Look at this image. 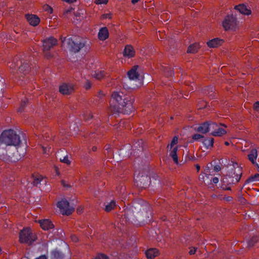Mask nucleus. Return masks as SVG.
Segmentation results:
<instances>
[{
    "mask_svg": "<svg viewBox=\"0 0 259 259\" xmlns=\"http://www.w3.org/2000/svg\"><path fill=\"white\" fill-rule=\"evenodd\" d=\"M134 101V96L124 89L114 92L111 95L109 111L112 113L129 114L134 110L133 106Z\"/></svg>",
    "mask_w": 259,
    "mask_h": 259,
    "instance_id": "f257e3e1",
    "label": "nucleus"
},
{
    "mask_svg": "<svg viewBox=\"0 0 259 259\" xmlns=\"http://www.w3.org/2000/svg\"><path fill=\"white\" fill-rule=\"evenodd\" d=\"M8 65L12 69V72H14L15 71H17V74L20 73L25 75L29 73L31 69L28 61L24 58H20L18 56H15Z\"/></svg>",
    "mask_w": 259,
    "mask_h": 259,
    "instance_id": "f03ea898",
    "label": "nucleus"
},
{
    "mask_svg": "<svg viewBox=\"0 0 259 259\" xmlns=\"http://www.w3.org/2000/svg\"><path fill=\"white\" fill-rule=\"evenodd\" d=\"M0 142L6 145L17 146L21 143L20 137L12 130L4 131L0 136Z\"/></svg>",
    "mask_w": 259,
    "mask_h": 259,
    "instance_id": "7ed1b4c3",
    "label": "nucleus"
},
{
    "mask_svg": "<svg viewBox=\"0 0 259 259\" xmlns=\"http://www.w3.org/2000/svg\"><path fill=\"white\" fill-rule=\"evenodd\" d=\"M37 239V236L29 228H25L19 233V241L21 243L31 245Z\"/></svg>",
    "mask_w": 259,
    "mask_h": 259,
    "instance_id": "20e7f679",
    "label": "nucleus"
},
{
    "mask_svg": "<svg viewBox=\"0 0 259 259\" xmlns=\"http://www.w3.org/2000/svg\"><path fill=\"white\" fill-rule=\"evenodd\" d=\"M241 174V172L240 174L237 173L234 167L232 168L229 174H227L222 179V184L226 186L237 183L240 180Z\"/></svg>",
    "mask_w": 259,
    "mask_h": 259,
    "instance_id": "39448f33",
    "label": "nucleus"
},
{
    "mask_svg": "<svg viewBox=\"0 0 259 259\" xmlns=\"http://www.w3.org/2000/svg\"><path fill=\"white\" fill-rule=\"evenodd\" d=\"M67 40L70 51L74 53L78 52L85 46L84 41L76 36L70 37Z\"/></svg>",
    "mask_w": 259,
    "mask_h": 259,
    "instance_id": "423d86ee",
    "label": "nucleus"
},
{
    "mask_svg": "<svg viewBox=\"0 0 259 259\" xmlns=\"http://www.w3.org/2000/svg\"><path fill=\"white\" fill-rule=\"evenodd\" d=\"M150 182V178L147 175L139 174L136 178H135V183L137 186L141 188L146 189Z\"/></svg>",
    "mask_w": 259,
    "mask_h": 259,
    "instance_id": "0eeeda50",
    "label": "nucleus"
},
{
    "mask_svg": "<svg viewBox=\"0 0 259 259\" xmlns=\"http://www.w3.org/2000/svg\"><path fill=\"white\" fill-rule=\"evenodd\" d=\"M237 25L236 18L233 15L227 16L223 22V26L225 30H235Z\"/></svg>",
    "mask_w": 259,
    "mask_h": 259,
    "instance_id": "6e6552de",
    "label": "nucleus"
},
{
    "mask_svg": "<svg viewBox=\"0 0 259 259\" xmlns=\"http://www.w3.org/2000/svg\"><path fill=\"white\" fill-rule=\"evenodd\" d=\"M57 206L61 209L63 214L69 215L74 211V208L70 206L69 203L66 199L58 202Z\"/></svg>",
    "mask_w": 259,
    "mask_h": 259,
    "instance_id": "1a4fd4ad",
    "label": "nucleus"
},
{
    "mask_svg": "<svg viewBox=\"0 0 259 259\" xmlns=\"http://www.w3.org/2000/svg\"><path fill=\"white\" fill-rule=\"evenodd\" d=\"M43 51H49L51 48L57 45L58 40L54 37H50L42 40Z\"/></svg>",
    "mask_w": 259,
    "mask_h": 259,
    "instance_id": "9d476101",
    "label": "nucleus"
},
{
    "mask_svg": "<svg viewBox=\"0 0 259 259\" xmlns=\"http://www.w3.org/2000/svg\"><path fill=\"white\" fill-rule=\"evenodd\" d=\"M74 91V86L71 83H63L59 87V92L63 95H68Z\"/></svg>",
    "mask_w": 259,
    "mask_h": 259,
    "instance_id": "9b49d317",
    "label": "nucleus"
},
{
    "mask_svg": "<svg viewBox=\"0 0 259 259\" xmlns=\"http://www.w3.org/2000/svg\"><path fill=\"white\" fill-rule=\"evenodd\" d=\"M139 68L138 65H135L127 72V75L130 79L140 80L142 78V76L140 75L138 71Z\"/></svg>",
    "mask_w": 259,
    "mask_h": 259,
    "instance_id": "f8f14e48",
    "label": "nucleus"
},
{
    "mask_svg": "<svg viewBox=\"0 0 259 259\" xmlns=\"http://www.w3.org/2000/svg\"><path fill=\"white\" fill-rule=\"evenodd\" d=\"M25 18L30 24L34 26L37 25L40 22L39 18L35 15L26 14Z\"/></svg>",
    "mask_w": 259,
    "mask_h": 259,
    "instance_id": "ddd939ff",
    "label": "nucleus"
},
{
    "mask_svg": "<svg viewBox=\"0 0 259 259\" xmlns=\"http://www.w3.org/2000/svg\"><path fill=\"white\" fill-rule=\"evenodd\" d=\"M39 223L40 227L44 230H49L54 228V225L52 222L48 219L40 220Z\"/></svg>",
    "mask_w": 259,
    "mask_h": 259,
    "instance_id": "4468645a",
    "label": "nucleus"
},
{
    "mask_svg": "<svg viewBox=\"0 0 259 259\" xmlns=\"http://www.w3.org/2000/svg\"><path fill=\"white\" fill-rule=\"evenodd\" d=\"M224 40L223 39H220L219 38H215L208 41L207 42V45L208 47L214 48H217L221 46Z\"/></svg>",
    "mask_w": 259,
    "mask_h": 259,
    "instance_id": "2eb2a0df",
    "label": "nucleus"
},
{
    "mask_svg": "<svg viewBox=\"0 0 259 259\" xmlns=\"http://www.w3.org/2000/svg\"><path fill=\"white\" fill-rule=\"evenodd\" d=\"M208 121L204 122L200 124L198 126L195 128V131L201 134H206L208 132Z\"/></svg>",
    "mask_w": 259,
    "mask_h": 259,
    "instance_id": "dca6fc26",
    "label": "nucleus"
},
{
    "mask_svg": "<svg viewBox=\"0 0 259 259\" xmlns=\"http://www.w3.org/2000/svg\"><path fill=\"white\" fill-rule=\"evenodd\" d=\"M235 9L242 14L248 15L251 14V10L248 9L244 4H240L235 7Z\"/></svg>",
    "mask_w": 259,
    "mask_h": 259,
    "instance_id": "f3484780",
    "label": "nucleus"
},
{
    "mask_svg": "<svg viewBox=\"0 0 259 259\" xmlns=\"http://www.w3.org/2000/svg\"><path fill=\"white\" fill-rule=\"evenodd\" d=\"M123 55L128 58L134 57L135 55V52L133 47L130 45H126L124 50Z\"/></svg>",
    "mask_w": 259,
    "mask_h": 259,
    "instance_id": "a211bd4d",
    "label": "nucleus"
},
{
    "mask_svg": "<svg viewBox=\"0 0 259 259\" xmlns=\"http://www.w3.org/2000/svg\"><path fill=\"white\" fill-rule=\"evenodd\" d=\"M109 36V32L107 27L102 28L98 33V38L102 40H105Z\"/></svg>",
    "mask_w": 259,
    "mask_h": 259,
    "instance_id": "6ab92c4d",
    "label": "nucleus"
},
{
    "mask_svg": "<svg viewBox=\"0 0 259 259\" xmlns=\"http://www.w3.org/2000/svg\"><path fill=\"white\" fill-rule=\"evenodd\" d=\"M158 254V250L156 248H150L146 252V255L148 258L153 259Z\"/></svg>",
    "mask_w": 259,
    "mask_h": 259,
    "instance_id": "aec40b11",
    "label": "nucleus"
},
{
    "mask_svg": "<svg viewBox=\"0 0 259 259\" xmlns=\"http://www.w3.org/2000/svg\"><path fill=\"white\" fill-rule=\"evenodd\" d=\"M257 157V152L256 149H252L250 153L248 155V159L252 162L253 164H257L255 163V160L256 159V158Z\"/></svg>",
    "mask_w": 259,
    "mask_h": 259,
    "instance_id": "412c9836",
    "label": "nucleus"
},
{
    "mask_svg": "<svg viewBox=\"0 0 259 259\" xmlns=\"http://www.w3.org/2000/svg\"><path fill=\"white\" fill-rule=\"evenodd\" d=\"M64 254L59 250L56 249L51 252L52 259H64Z\"/></svg>",
    "mask_w": 259,
    "mask_h": 259,
    "instance_id": "4be33fe9",
    "label": "nucleus"
},
{
    "mask_svg": "<svg viewBox=\"0 0 259 259\" xmlns=\"http://www.w3.org/2000/svg\"><path fill=\"white\" fill-rule=\"evenodd\" d=\"M199 48L200 47L198 44L194 43L189 46L187 49V53L195 54L198 52Z\"/></svg>",
    "mask_w": 259,
    "mask_h": 259,
    "instance_id": "5701e85b",
    "label": "nucleus"
},
{
    "mask_svg": "<svg viewBox=\"0 0 259 259\" xmlns=\"http://www.w3.org/2000/svg\"><path fill=\"white\" fill-rule=\"evenodd\" d=\"M177 151H178L177 147H175L173 148H172L171 149H170V148L169 149V151H170L169 156L172 158L174 161L176 163H178Z\"/></svg>",
    "mask_w": 259,
    "mask_h": 259,
    "instance_id": "b1692460",
    "label": "nucleus"
},
{
    "mask_svg": "<svg viewBox=\"0 0 259 259\" xmlns=\"http://www.w3.org/2000/svg\"><path fill=\"white\" fill-rule=\"evenodd\" d=\"M214 139L212 138L205 139L202 143L206 149L211 148L213 146Z\"/></svg>",
    "mask_w": 259,
    "mask_h": 259,
    "instance_id": "393cba45",
    "label": "nucleus"
},
{
    "mask_svg": "<svg viewBox=\"0 0 259 259\" xmlns=\"http://www.w3.org/2000/svg\"><path fill=\"white\" fill-rule=\"evenodd\" d=\"M226 133V131L224 129L218 127L217 130L212 132L211 134L213 136H221Z\"/></svg>",
    "mask_w": 259,
    "mask_h": 259,
    "instance_id": "a878e982",
    "label": "nucleus"
},
{
    "mask_svg": "<svg viewBox=\"0 0 259 259\" xmlns=\"http://www.w3.org/2000/svg\"><path fill=\"white\" fill-rule=\"evenodd\" d=\"M93 76L98 80L102 79L105 75L104 71H95L94 74H92Z\"/></svg>",
    "mask_w": 259,
    "mask_h": 259,
    "instance_id": "bb28decb",
    "label": "nucleus"
},
{
    "mask_svg": "<svg viewBox=\"0 0 259 259\" xmlns=\"http://www.w3.org/2000/svg\"><path fill=\"white\" fill-rule=\"evenodd\" d=\"M259 241V237L257 236H253L248 242V245L249 247H252Z\"/></svg>",
    "mask_w": 259,
    "mask_h": 259,
    "instance_id": "cd10ccee",
    "label": "nucleus"
},
{
    "mask_svg": "<svg viewBox=\"0 0 259 259\" xmlns=\"http://www.w3.org/2000/svg\"><path fill=\"white\" fill-rule=\"evenodd\" d=\"M115 202L112 200L105 206V210L109 212L115 207Z\"/></svg>",
    "mask_w": 259,
    "mask_h": 259,
    "instance_id": "c85d7f7f",
    "label": "nucleus"
},
{
    "mask_svg": "<svg viewBox=\"0 0 259 259\" xmlns=\"http://www.w3.org/2000/svg\"><path fill=\"white\" fill-rule=\"evenodd\" d=\"M143 142L142 140H139L137 142H136L135 144L134 145V147L137 149H138V150L140 151H141L143 150Z\"/></svg>",
    "mask_w": 259,
    "mask_h": 259,
    "instance_id": "c756f323",
    "label": "nucleus"
},
{
    "mask_svg": "<svg viewBox=\"0 0 259 259\" xmlns=\"http://www.w3.org/2000/svg\"><path fill=\"white\" fill-rule=\"evenodd\" d=\"M218 127V124H216L215 122H213L212 121H208V132L211 131H212V132L215 131Z\"/></svg>",
    "mask_w": 259,
    "mask_h": 259,
    "instance_id": "7c9ffc66",
    "label": "nucleus"
},
{
    "mask_svg": "<svg viewBox=\"0 0 259 259\" xmlns=\"http://www.w3.org/2000/svg\"><path fill=\"white\" fill-rule=\"evenodd\" d=\"M178 137H176V136H175V137L173 138V139H172V141H171V143H170V145H168L167 146V148L168 149V148H169V147H170V149H172V148L173 147V146H174L175 145H176V144L178 143Z\"/></svg>",
    "mask_w": 259,
    "mask_h": 259,
    "instance_id": "2f4dec72",
    "label": "nucleus"
},
{
    "mask_svg": "<svg viewBox=\"0 0 259 259\" xmlns=\"http://www.w3.org/2000/svg\"><path fill=\"white\" fill-rule=\"evenodd\" d=\"M27 102H28L27 100L23 101L21 102V104H20V107L18 109V111L19 112H22V111H24V107L26 106Z\"/></svg>",
    "mask_w": 259,
    "mask_h": 259,
    "instance_id": "473e14b6",
    "label": "nucleus"
},
{
    "mask_svg": "<svg viewBox=\"0 0 259 259\" xmlns=\"http://www.w3.org/2000/svg\"><path fill=\"white\" fill-rule=\"evenodd\" d=\"M105 151H107V153H105V154H108V156H111L112 155V152L110 148V146L109 145H106L104 147Z\"/></svg>",
    "mask_w": 259,
    "mask_h": 259,
    "instance_id": "72a5a7b5",
    "label": "nucleus"
},
{
    "mask_svg": "<svg viewBox=\"0 0 259 259\" xmlns=\"http://www.w3.org/2000/svg\"><path fill=\"white\" fill-rule=\"evenodd\" d=\"M165 75L170 76L173 74V71L170 68H166L165 69Z\"/></svg>",
    "mask_w": 259,
    "mask_h": 259,
    "instance_id": "f704fd0d",
    "label": "nucleus"
},
{
    "mask_svg": "<svg viewBox=\"0 0 259 259\" xmlns=\"http://www.w3.org/2000/svg\"><path fill=\"white\" fill-rule=\"evenodd\" d=\"M95 259H108V257L103 253L98 254Z\"/></svg>",
    "mask_w": 259,
    "mask_h": 259,
    "instance_id": "c9c22d12",
    "label": "nucleus"
},
{
    "mask_svg": "<svg viewBox=\"0 0 259 259\" xmlns=\"http://www.w3.org/2000/svg\"><path fill=\"white\" fill-rule=\"evenodd\" d=\"M203 138H204V137L202 135L198 134H194L192 136V139L194 140H199Z\"/></svg>",
    "mask_w": 259,
    "mask_h": 259,
    "instance_id": "e433bc0d",
    "label": "nucleus"
},
{
    "mask_svg": "<svg viewBox=\"0 0 259 259\" xmlns=\"http://www.w3.org/2000/svg\"><path fill=\"white\" fill-rule=\"evenodd\" d=\"M43 8L45 11H47L50 13H52L53 12V9L48 5H45Z\"/></svg>",
    "mask_w": 259,
    "mask_h": 259,
    "instance_id": "4c0bfd02",
    "label": "nucleus"
},
{
    "mask_svg": "<svg viewBox=\"0 0 259 259\" xmlns=\"http://www.w3.org/2000/svg\"><path fill=\"white\" fill-rule=\"evenodd\" d=\"M93 117V115L92 113H87L85 115H84V119L85 120L87 121L90 120V119L92 118Z\"/></svg>",
    "mask_w": 259,
    "mask_h": 259,
    "instance_id": "58836bf2",
    "label": "nucleus"
},
{
    "mask_svg": "<svg viewBox=\"0 0 259 259\" xmlns=\"http://www.w3.org/2000/svg\"><path fill=\"white\" fill-rule=\"evenodd\" d=\"M259 177V174H256L254 177H252L251 178H249L246 181V183H249V182L253 181L255 179H256L257 178Z\"/></svg>",
    "mask_w": 259,
    "mask_h": 259,
    "instance_id": "ea45409f",
    "label": "nucleus"
},
{
    "mask_svg": "<svg viewBox=\"0 0 259 259\" xmlns=\"http://www.w3.org/2000/svg\"><path fill=\"white\" fill-rule=\"evenodd\" d=\"M108 2V0H95V3L96 4H106Z\"/></svg>",
    "mask_w": 259,
    "mask_h": 259,
    "instance_id": "a19ab883",
    "label": "nucleus"
},
{
    "mask_svg": "<svg viewBox=\"0 0 259 259\" xmlns=\"http://www.w3.org/2000/svg\"><path fill=\"white\" fill-rule=\"evenodd\" d=\"M60 161L65 163H66L67 164H69L70 163V161L69 160L67 156L64 157L63 159H60Z\"/></svg>",
    "mask_w": 259,
    "mask_h": 259,
    "instance_id": "79ce46f5",
    "label": "nucleus"
},
{
    "mask_svg": "<svg viewBox=\"0 0 259 259\" xmlns=\"http://www.w3.org/2000/svg\"><path fill=\"white\" fill-rule=\"evenodd\" d=\"M45 53V57L48 58L50 59L52 57V55L51 53H50L49 51H44Z\"/></svg>",
    "mask_w": 259,
    "mask_h": 259,
    "instance_id": "37998d69",
    "label": "nucleus"
},
{
    "mask_svg": "<svg viewBox=\"0 0 259 259\" xmlns=\"http://www.w3.org/2000/svg\"><path fill=\"white\" fill-rule=\"evenodd\" d=\"M196 249L197 248H195V247H191L190 248V250L189 251V253L190 254V255H192V254H195L196 251Z\"/></svg>",
    "mask_w": 259,
    "mask_h": 259,
    "instance_id": "c03bdc74",
    "label": "nucleus"
},
{
    "mask_svg": "<svg viewBox=\"0 0 259 259\" xmlns=\"http://www.w3.org/2000/svg\"><path fill=\"white\" fill-rule=\"evenodd\" d=\"M91 83L90 81H87V82H85V84L84 85V88L86 90H89L91 88Z\"/></svg>",
    "mask_w": 259,
    "mask_h": 259,
    "instance_id": "a18cd8bd",
    "label": "nucleus"
},
{
    "mask_svg": "<svg viewBox=\"0 0 259 259\" xmlns=\"http://www.w3.org/2000/svg\"><path fill=\"white\" fill-rule=\"evenodd\" d=\"M71 239L73 242H77L78 240L77 237L75 235H72L70 236Z\"/></svg>",
    "mask_w": 259,
    "mask_h": 259,
    "instance_id": "49530a36",
    "label": "nucleus"
},
{
    "mask_svg": "<svg viewBox=\"0 0 259 259\" xmlns=\"http://www.w3.org/2000/svg\"><path fill=\"white\" fill-rule=\"evenodd\" d=\"M41 180L39 178H35L34 179L33 183L34 185H37L38 184L40 183Z\"/></svg>",
    "mask_w": 259,
    "mask_h": 259,
    "instance_id": "de8ad7c7",
    "label": "nucleus"
},
{
    "mask_svg": "<svg viewBox=\"0 0 259 259\" xmlns=\"http://www.w3.org/2000/svg\"><path fill=\"white\" fill-rule=\"evenodd\" d=\"M253 108L256 110H258L259 109V101H257L254 104Z\"/></svg>",
    "mask_w": 259,
    "mask_h": 259,
    "instance_id": "09e8293b",
    "label": "nucleus"
},
{
    "mask_svg": "<svg viewBox=\"0 0 259 259\" xmlns=\"http://www.w3.org/2000/svg\"><path fill=\"white\" fill-rule=\"evenodd\" d=\"M97 97H99V98L101 99L104 96V94L103 93L102 91H100L98 92V94H97Z\"/></svg>",
    "mask_w": 259,
    "mask_h": 259,
    "instance_id": "8fccbe9b",
    "label": "nucleus"
},
{
    "mask_svg": "<svg viewBox=\"0 0 259 259\" xmlns=\"http://www.w3.org/2000/svg\"><path fill=\"white\" fill-rule=\"evenodd\" d=\"M227 185H223V184H222L221 187L223 189V190H231V187H227Z\"/></svg>",
    "mask_w": 259,
    "mask_h": 259,
    "instance_id": "3c124183",
    "label": "nucleus"
},
{
    "mask_svg": "<svg viewBox=\"0 0 259 259\" xmlns=\"http://www.w3.org/2000/svg\"><path fill=\"white\" fill-rule=\"evenodd\" d=\"M221 169L220 166L215 165L214 166V170L216 172L219 171Z\"/></svg>",
    "mask_w": 259,
    "mask_h": 259,
    "instance_id": "603ef678",
    "label": "nucleus"
},
{
    "mask_svg": "<svg viewBox=\"0 0 259 259\" xmlns=\"http://www.w3.org/2000/svg\"><path fill=\"white\" fill-rule=\"evenodd\" d=\"M212 181L214 184H217L219 182V179L217 177H214L212 179Z\"/></svg>",
    "mask_w": 259,
    "mask_h": 259,
    "instance_id": "864d4df0",
    "label": "nucleus"
},
{
    "mask_svg": "<svg viewBox=\"0 0 259 259\" xmlns=\"http://www.w3.org/2000/svg\"><path fill=\"white\" fill-rule=\"evenodd\" d=\"M204 177V174H200L199 176V180H201V179L203 180Z\"/></svg>",
    "mask_w": 259,
    "mask_h": 259,
    "instance_id": "5fc2aeb1",
    "label": "nucleus"
},
{
    "mask_svg": "<svg viewBox=\"0 0 259 259\" xmlns=\"http://www.w3.org/2000/svg\"><path fill=\"white\" fill-rule=\"evenodd\" d=\"M64 1H65L68 3H72L74 2H75L76 0H63Z\"/></svg>",
    "mask_w": 259,
    "mask_h": 259,
    "instance_id": "6e6d98bb",
    "label": "nucleus"
},
{
    "mask_svg": "<svg viewBox=\"0 0 259 259\" xmlns=\"http://www.w3.org/2000/svg\"><path fill=\"white\" fill-rule=\"evenodd\" d=\"M62 41V43L64 42V41L66 40V37H63L62 36H61L60 37V38Z\"/></svg>",
    "mask_w": 259,
    "mask_h": 259,
    "instance_id": "4d7b16f0",
    "label": "nucleus"
},
{
    "mask_svg": "<svg viewBox=\"0 0 259 259\" xmlns=\"http://www.w3.org/2000/svg\"><path fill=\"white\" fill-rule=\"evenodd\" d=\"M226 199L227 201H229L232 200V197L230 196H228L227 198H226Z\"/></svg>",
    "mask_w": 259,
    "mask_h": 259,
    "instance_id": "13d9d810",
    "label": "nucleus"
},
{
    "mask_svg": "<svg viewBox=\"0 0 259 259\" xmlns=\"http://www.w3.org/2000/svg\"><path fill=\"white\" fill-rule=\"evenodd\" d=\"M62 184L64 187H69L70 186L68 185H66L65 184V182L64 181H62Z\"/></svg>",
    "mask_w": 259,
    "mask_h": 259,
    "instance_id": "bf43d9fd",
    "label": "nucleus"
},
{
    "mask_svg": "<svg viewBox=\"0 0 259 259\" xmlns=\"http://www.w3.org/2000/svg\"><path fill=\"white\" fill-rule=\"evenodd\" d=\"M140 0H132V3L134 5L136 4L137 3H138Z\"/></svg>",
    "mask_w": 259,
    "mask_h": 259,
    "instance_id": "052dcab7",
    "label": "nucleus"
},
{
    "mask_svg": "<svg viewBox=\"0 0 259 259\" xmlns=\"http://www.w3.org/2000/svg\"><path fill=\"white\" fill-rule=\"evenodd\" d=\"M92 150L93 151H96L97 150V147H96V146H93L92 148Z\"/></svg>",
    "mask_w": 259,
    "mask_h": 259,
    "instance_id": "680f3d73",
    "label": "nucleus"
},
{
    "mask_svg": "<svg viewBox=\"0 0 259 259\" xmlns=\"http://www.w3.org/2000/svg\"><path fill=\"white\" fill-rule=\"evenodd\" d=\"M196 167L197 171H199V170H200V166L198 164H196Z\"/></svg>",
    "mask_w": 259,
    "mask_h": 259,
    "instance_id": "e2e57ef3",
    "label": "nucleus"
},
{
    "mask_svg": "<svg viewBox=\"0 0 259 259\" xmlns=\"http://www.w3.org/2000/svg\"><path fill=\"white\" fill-rule=\"evenodd\" d=\"M72 9H71L68 10L67 11H66V13H68L71 12V11Z\"/></svg>",
    "mask_w": 259,
    "mask_h": 259,
    "instance_id": "0e129e2a",
    "label": "nucleus"
},
{
    "mask_svg": "<svg viewBox=\"0 0 259 259\" xmlns=\"http://www.w3.org/2000/svg\"><path fill=\"white\" fill-rule=\"evenodd\" d=\"M225 144L227 146H228V145H229V143L228 142L226 141L225 142Z\"/></svg>",
    "mask_w": 259,
    "mask_h": 259,
    "instance_id": "69168bd1",
    "label": "nucleus"
},
{
    "mask_svg": "<svg viewBox=\"0 0 259 259\" xmlns=\"http://www.w3.org/2000/svg\"><path fill=\"white\" fill-rule=\"evenodd\" d=\"M221 125H222V126H225V127H226V125H225V124H222Z\"/></svg>",
    "mask_w": 259,
    "mask_h": 259,
    "instance_id": "338daca9",
    "label": "nucleus"
},
{
    "mask_svg": "<svg viewBox=\"0 0 259 259\" xmlns=\"http://www.w3.org/2000/svg\"><path fill=\"white\" fill-rule=\"evenodd\" d=\"M43 148H44L43 147ZM44 151L45 153H46V150L45 149H44Z\"/></svg>",
    "mask_w": 259,
    "mask_h": 259,
    "instance_id": "774afa93",
    "label": "nucleus"
}]
</instances>
